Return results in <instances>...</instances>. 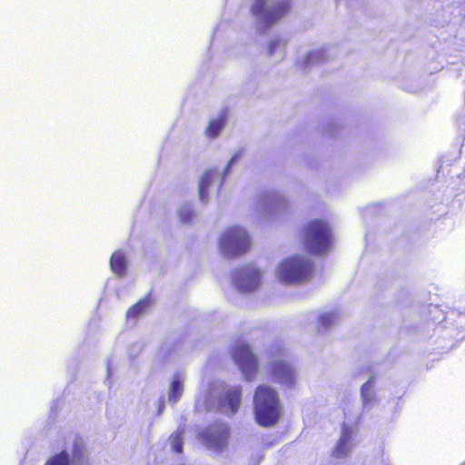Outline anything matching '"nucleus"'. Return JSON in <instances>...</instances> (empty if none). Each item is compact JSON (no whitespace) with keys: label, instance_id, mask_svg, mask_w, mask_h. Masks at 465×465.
Returning <instances> with one entry per match:
<instances>
[{"label":"nucleus","instance_id":"obj_1","mask_svg":"<svg viewBox=\"0 0 465 465\" xmlns=\"http://www.w3.org/2000/svg\"><path fill=\"white\" fill-rule=\"evenodd\" d=\"M251 14L258 32L263 33L283 18L291 9L290 0H251Z\"/></svg>","mask_w":465,"mask_h":465},{"label":"nucleus","instance_id":"obj_2","mask_svg":"<svg viewBox=\"0 0 465 465\" xmlns=\"http://www.w3.org/2000/svg\"><path fill=\"white\" fill-rule=\"evenodd\" d=\"M253 408L256 421L261 426L274 425L282 411L277 391L267 385L259 386L254 392Z\"/></svg>","mask_w":465,"mask_h":465},{"label":"nucleus","instance_id":"obj_3","mask_svg":"<svg viewBox=\"0 0 465 465\" xmlns=\"http://www.w3.org/2000/svg\"><path fill=\"white\" fill-rule=\"evenodd\" d=\"M275 273L284 283H303L312 278V262L304 255H291L279 262Z\"/></svg>","mask_w":465,"mask_h":465},{"label":"nucleus","instance_id":"obj_4","mask_svg":"<svg viewBox=\"0 0 465 465\" xmlns=\"http://www.w3.org/2000/svg\"><path fill=\"white\" fill-rule=\"evenodd\" d=\"M331 242V230L327 223L314 220L305 226L303 242L305 248L312 254H325L329 252Z\"/></svg>","mask_w":465,"mask_h":465},{"label":"nucleus","instance_id":"obj_5","mask_svg":"<svg viewBox=\"0 0 465 465\" xmlns=\"http://www.w3.org/2000/svg\"><path fill=\"white\" fill-rule=\"evenodd\" d=\"M219 248L226 257L243 254L251 248L250 235L243 227H230L220 236Z\"/></svg>","mask_w":465,"mask_h":465},{"label":"nucleus","instance_id":"obj_6","mask_svg":"<svg viewBox=\"0 0 465 465\" xmlns=\"http://www.w3.org/2000/svg\"><path fill=\"white\" fill-rule=\"evenodd\" d=\"M241 151L234 153L224 168L223 174H222L216 168L209 169L204 172L199 182V198L202 203H205L208 202V194L211 190L220 189L224 181L225 175L230 173L231 168L241 158Z\"/></svg>","mask_w":465,"mask_h":465},{"label":"nucleus","instance_id":"obj_7","mask_svg":"<svg viewBox=\"0 0 465 465\" xmlns=\"http://www.w3.org/2000/svg\"><path fill=\"white\" fill-rule=\"evenodd\" d=\"M232 355L244 379L248 381H252L257 372L258 361L250 346L239 343L233 348Z\"/></svg>","mask_w":465,"mask_h":465},{"label":"nucleus","instance_id":"obj_8","mask_svg":"<svg viewBox=\"0 0 465 465\" xmlns=\"http://www.w3.org/2000/svg\"><path fill=\"white\" fill-rule=\"evenodd\" d=\"M45 465H87L83 441L76 440L71 454L68 450H62L52 456Z\"/></svg>","mask_w":465,"mask_h":465},{"label":"nucleus","instance_id":"obj_9","mask_svg":"<svg viewBox=\"0 0 465 465\" xmlns=\"http://www.w3.org/2000/svg\"><path fill=\"white\" fill-rule=\"evenodd\" d=\"M261 276V272L251 265L237 270L233 275V282L241 292H249L259 286Z\"/></svg>","mask_w":465,"mask_h":465},{"label":"nucleus","instance_id":"obj_10","mask_svg":"<svg viewBox=\"0 0 465 465\" xmlns=\"http://www.w3.org/2000/svg\"><path fill=\"white\" fill-rule=\"evenodd\" d=\"M272 374L273 381L285 388H292L298 381L295 368L284 360L272 363Z\"/></svg>","mask_w":465,"mask_h":465},{"label":"nucleus","instance_id":"obj_11","mask_svg":"<svg viewBox=\"0 0 465 465\" xmlns=\"http://www.w3.org/2000/svg\"><path fill=\"white\" fill-rule=\"evenodd\" d=\"M200 438L208 449L222 451L227 444L228 428L223 424L214 426L201 433Z\"/></svg>","mask_w":465,"mask_h":465},{"label":"nucleus","instance_id":"obj_12","mask_svg":"<svg viewBox=\"0 0 465 465\" xmlns=\"http://www.w3.org/2000/svg\"><path fill=\"white\" fill-rule=\"evenodd\" d=\"M242 398V390L239 386H223L222 394L218 401V407L223 411L233 414L237 411Z\"/></svg>","mask_w":465,"mask_h":465},{"label":"nucleus","instance_id":"obj_13","mask_svg":"<svg viewBox=\"0 0 465 465\" xmlns=\"http://www.w3.org/2000/svg\"><path fill=\"white\" fill-rule=\"evenodd\" d=\"M355 426L343 424L341 437L333 449V456L336 458L346 457L353 446Z\"/></svg>","mask_w":465,"mask_h":465},{"label":"nucleus","instance_id":"obj_14","mask_svg":"<svg viewBox=\"0 0 465 465\" xmlns=\"http://www.w3.org/2000/svg\"><path fill=\"white\" fill-rule=\"evenodd\" d=\"M186 379L187 374L185 371H177L172 375L167 392L169 403L175 404L180 401L183 393Z\"/></svg>","mask_w":465,"mask_h":465},{"label":"nucleus","instance_id":"obj_15","mask_svg":"<svg viewBox=\"0 0 465 465\" xmlns=\"http://www.w3.org/2000/svg\"><path fill=\"white\" fill-rule=\"evenodd\" d=\"M287 206L288 202L286 198L278 193L266 195L261 203V208L268 215H276L283 212Z\"/></svg>","mask_w":465,"mask_h":465},{"label":"nucleus","instance_id":"obj_16","mask_svg":"<svg viewBox=\"0 0 465 465\" xmlns=\"http://www.w3.org/2000/svg\"><path fill=\"white\" fill-rule=\"evenodd\" d=\"M361 394L363 409L365 411L371 410L378 401L374 391V382L372 379H370L361 386Z\"/></svg>","mask_w":465,"mask_h":465},{"label":"nucleus","instance_id":"obj_17","mask_svg":"<svg viewBox=\"0 0 465 465\" xmlns=\"http://www.w3.org/2000/svg\"><path fill=\"white\" fill-rule=\"evenodd\" d=\"M110 266L113 272L120 277L124 276L127 272V259L122 251L114 252L110 260Z\"/></svg>","mask_w":465,"mask_h":465},{"label":"nucleus","instance_id":"obj_18","mask_svg":"<svg viewBox=\"0 0 465 465\" xmlns=\"http://www.w3.org/2000/svg\"><path fill=\"white\" fill-rule=\"evenodd\" d=\"M225 124L226 117L224 114H221L213 118L205 129L206 136L211 139L216 138L224 128Z\"/></svg>","mask_w":465,"mask_h":465},{"label":"nucleus","instance_id":"obj_19","mask_svg":"<svg viewBox=\"0 0 465 465\" xmlns=\"http://www.w3.org/2000/svg\"><path fill=\"white\" fill-rule=\"evenodd\" d=\"M150 307L149 298H143L140 300L137 303H135L132 308H130L126 312V318L129 322L133 321L134 323L137 318L143 315L144 312L148 311Z\"/></svg>","mask_w":465,"mask_h":465},{"label":"nucleus","instance_id":"obj_20","mask_svg":"<svg viewBox=\"0 0 465 465\" xmlns=\"http://www.w3.org/2000/svg\"><path fill=\"white\" fill-rule=\"evenodd\" d=\"M286 42L281 37L272 38L268 45V54L275 56L277 59H282L284 54V47Z\"/></svg>","mask_w":465,"mask_h":465},{"label":"nucleus","instance_id":"obj_21","mask_svg":"<svg viewBox=\"0 0 465 465\" xmlns=\"http://www.w3.org/2000/svg\"><path fill=\"white\" fill-rule=\"evenodd\" d=\"M179 218L183 223H192L195 218V213L191 204L183 205L178 211Z\"/></svg>","mask_w":465,"mask_h":465},{"label":"nucleus","instance_id":"obj_22","mask_svg":"<svg viewBox=\"0 0 465 465\" xmlns=\"http://www.w3.org/2000/svg\"><path fill=\"white\" fill-rule=\"evenodd\" d=\"M326 52H327V50H325V49H318V50H313V51L310 52L306 56V60H305L306 66L312 65L320 61L324 60Z\"/></svg>","mask_w":465,"mask_h":465},{"label":"nucleus","instance_id":"obj_23","mask_svg":"<svg viewBox=\"0 0 465 465\" xmlns=\"http://www.w3.org/2000/svg\"><path fill=\"white\" fill-rule=\"evenodd\" d=\"M172 449L175 452H182L183 450V440H182V430H177L176 432L173 433L169 438Z\"/></svg>","mask_w":465,"mask_h":465},{"label":"nucleus","instance_id":"obj_24","mask_svg":"<svg viewBox=\"0 0 465 465\" xmlns=\"http://www.w3.org/2000/svg\"><path fill=\"white\" fill-rule=\"evenodd\" d=\"M336 315L332 312L321 315L320 322L324 328H328L335 323Z\"/></svg>","mask_w":465,"mask_h":465},{"label":"nucleus","instance_id":"obj_25","mask_svg":"<svg viewBox=\"0 0 465 465\" xmlns=\"http://www.w3.org/2000/svg\"><path fill=\"white\" fill-rule=\"evenodd\" d=\"M106 369H107V376L110 377L113 373V362H112L111 359H109L107 361Z\"/></svg>","mask_w":465,"mask_h":465},{"label":"nucleus","instance_id":"obj_26","mask_svg":"<svg viewBox=\"0 0 465 465\" xmlns=\"http://www.w3.org/2000/svg\"><path fill=\"white\" fill-rule=\"evenodd\" d=\"M215 396H216V391H213L210 393V397H209V399H207V401H206V405H207V406H211V405H213V401H212V400H213V398H214Z\"/></svg>","mask_w":465,"mask_h":465},{"label":"nucleus","instance_id":"obj_27","mask_svg":"<svg viewBox=\"0 0 465 465\" xmlns=\"http://www.w3.org/2000/svg\"><path fill=\"white\" fill-rule=\"evenodd\" d=\"M163 408H164V400L163 399L160 401L159 412H161Z\"/></svg>","mask_w":465,"mask_h":465}]
</instances>
